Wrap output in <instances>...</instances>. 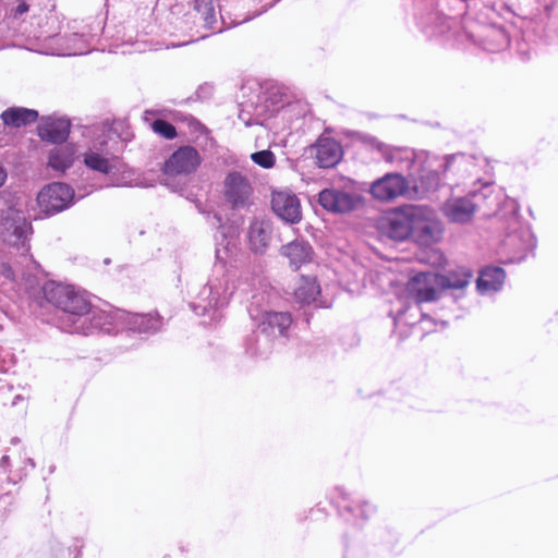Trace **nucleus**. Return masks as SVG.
<instances>
[{
  "label": "nucleus",
  "mask_w": 558,
  "mask_h": 558,
  "mask_svg": "<svg viewBox=\"0 0 558 558\" xmlns=\"http://www.w3.org/2000/svg\"><path fill=\"white\" fill-rule=\"evenodd\" d=\"M43 293L48 303L63 312L64 319L72 327V332L84 330V325L89 319L87 316L90 314V303L83 294L76 292L71 286L54 281L46 282Z\"/></svg>",
  "instance_id": "1"
},
{
  "label": "nucleus",
  "mask_w": 558,
  "mask_h": 558,
  "mask_svg": "<svg viewBox=\"0 0 558 558\" xmlns=\"http://www.w3.org/2000/svg\"><path fill=\"white\" fill-rule=\"evenodd\" d=\"M1 226L3 239L8 244L28 250L32 225L22 211L8 208L2 213Z\"/></svg>",
  "instance_id": "2"
},
{
  "label": "nucleus",
  "mask_w": 558,
  "mask_h": 558,
  "mask_svg": "<svg viewBox=\"0 0 558 558\" xmlns=\"http://www.w3.org/2000/svg\"><path fill=\"white\" fill-rule=\"evenodd\" d=\"M416 215V206L395 210L379 221V231L383 235L402 242L411 238Z\"/></svg>",
  "instance_id": "3"
},
{
  "label": "nucleus",
  "mask_w": 558,
  "mask_h": 558,
  "mask_svg": "<svg viewBox=\"0 0 558 558\" xmlns=\"http://www.w3.org/2000/svg\"><path fill=\"white\" fill-rule=\"evenodd\" d=\"M73 198L74 191L70 185L53 182L41 189L37 196V203L43 213L54 215L69 208Z\"/></svg>",
  "instance_id": "4"
},
{
  "label": "nucleus",
  "mask_w": 558,
  "mask_h": 558,
  "mask_svg": "<svg viewBox=\"0 0 558 558\" xmlns=\"http://www.w3.org/2000/svg\"><path fill=\"white\" fill-rule=\"evenodd\" d=\"M225 198L231 209H247L252 204L253 187L240 172H230L223 182Z\"/></svg>",
  "instance_id": "5"
},
{
  "label": "nucleus",
  "mask_w": 558,
  "mask_h": 558,
  "mask_svg": "<svg viewBox=\"0 0 558 558\" xmlns=\"http://www.w3.org/2000/svg\"><path fill=\"white\" fill-rule=\"evenodd\" d=\"M319 205L335 214H347L357 209L362 204V197L356 193H350L338 189H325L318 194Z\"/></svg>",
  "instance_id": "6"
},
{
  "label": "nucleus",
  "mask_w": 558,
  "mask_h": 558,
  "mask_svg": "<svg viewBox=\"0 0 558 558\" xmlns=\"http://www.w3.org/2000/svg\"><path fill=\"white\" fill-rule=\"evenodd\" d=\"M201 163L196 148L183 146L177 149L165 162L163 173L167 175H186L194 172Z\"/></svg>",
  "instance_id": "7"
},
{
  "label": "nucleus",
  "mask_w": 558,
  "mask_h": 558,
  "mask_svg": "<svg viewBox=\"0 0 558 558\" xmlns=\"http://www.w3.org/2000/svg\"><path fill=\"white\" fill-rule=\"evenodd\" d=\"M409 182L397 172H390L374 181L369 193L378 201H392L409 191Z\"/></svg>",
  "instance_id": "8"
},
{
  "label": "nucleus",
  "mask_w": 558,
  "mask_h": 558,
  "mask_svg": "<svg viewBox=\"0 0 558 558\" xmlns=\"http://www.w3.org/2000/svg\"><path fill=\"white\" fill-rule=\"evenodd\" d=\"M271 208L280 219L289 223H298L302 218L300 201L289 192H274Z\"/></svg>",
  "instance_id": "9"
},
{
  "label": "nucleus",
  "mask_w": 558,
  "mask_h": 558,
  "mask_svg": "<svg viewBox=\"0 0 558 558\" xmlns=\"http://www.w3.org/2000/svg\"><path fill=\"white\" fill-rule=\"evenodd\" d=\"M411 239L421 246H429L441 238L442 229L438 222L424 217L423 209L416 207Z\"/></svg>",
  "instance_id": "10"
},
{
  "label": "nucleus",
  "mask_w": 558,
  "mask_h": 558,
  "mask_svg": "<svg viewBox=\"0 0 558 558\" xmlns=\"http://www.w3.org/2000/svg\"><path fill=\"white\" fill-rule=\"evenodd\" d=\"M436 274L420 272L407 284L408 292L417 303L435 301L438 298Z\"/></svg>",
  "instance_id": "11"
},
{
  "label": "nucleus",
  "mask_w": 558,
  "mask_h": 558,
  "mask_svg": "<svg viewBox=\"0 0 558 558\" xmlns=\"http://www.w3.org/2000/svg\"><path fill=\"white\" fill-rule=\"evenodd\" d=\"M311 150L315 154L316 163L319 168H332L342 158L341 145L330 137H319L311 147Z\"/></svg>",
  "instance_id": "12"
},
{
  "label": "nucleus",
  "mask_w": 558,
  "mask_h": 558,
  "mask_svg": "<svg viewBox=\"0 0 558 558\" xmlns=\"http://www.w3.org/2000/svg\"><path fill=\"white\" fill-rule=\"evenodd\" d=\"M292 324L291 315L287 312H266L258 324L259 331L267 338L286 336Z\"/></svg>",
  "instance_id": "13"
},
{
  "label": "nucleus",
  "mask_w": 558,
  "mask_h": 558,
  "mask_svg": "<svg viewBox=\"0 0 558 558\" xmlns=\"http://www.w3.org/2000/svg\"><path fill=\"white\" fill-rule=\"evenodd\" d=\"M70 126V121L66 119L48 118L38 125V135L43 141L60 144L66 141Z\"/></svg>",
  "instance_id": "14"
},
{
  "label": "nucleus",
  "mask_w": 558,
  "mask_h": 558,
  "mask_svg": "<svg viewBox=\"0 0 558 558\" xmlns=\"http://www.w3.org/2000/svg\"><path fill=\"white\" fill-rule=\"evenodd\" d=\"M272 236L271 223L267 220L255 219L251 222L248 229V241L251 248L258 254H263L268 247Z\"/></svg>",
  "instance_id": "15"
},
{
  "label": "nucleus",
  "mask_w": 558,
  "mask_h": 558,
  "mask_svg": "<svg viewBox=\"0 0 558 558\" xmlns=\"http://www.w3.org/2000/svg\"><path fill=\"white\" fill-rule=\"evenodd\" d=\"M475 209V205L466 197L450 199L442 207L444 214L450 221L460 223L470 221Z\"/></svg>",
  "instance_id": "16"
},
{
  "label": "nucleus",
  "mask_w": 558,
  "mask_h": 558,
  "mask_svg": "<svg viewBox=\"0 0 558 558\" xmlns=\"http://www.w3.org/2000/svg\"><path fill=\"white\" fill-rule=\"evenodd\" d=\"M215 0H192V9L195 16L202 21L201 28L211 34L222 33L223 28L216 29L217 14L215 10Z\"/></svg>",
  "instance_id": "17"
},
{
  "label": "nucleus",
  "mask_w": 558,
  "mask_h": 558,
  "mask_svg": "<svg viewBox=\"0 0 558 558\" xmlns=\"http://www.w3.org/2000/svg\"><path fill=\"white\" fill-rule=\"evenodd\" d=\"M281 253L289 258L291 266L299 269L303 264L310 263L313 257V248L303 240H295L281 247Z\"/></svg>",
  "instance_id": "18"
},
{
  "label": "nucleus",
  "mask_w": 558,
  "mask_h": 558,
  "mask_svg": "<svg viewBox=\"0 0 558 558\" xmlns=\"http://www.w3.org/2000/svg\"><path fill=\"white\" fill-rule=\"evenodd\" d=\"M0 118L4 126L17 129L34 123L38 118V112L34 109L11 107L4 110Z\"/></svg>",
  "instance_id": "19"
},
{
  "label": "nucleus",
  "mask_w": 558,
  "mask_h": 558,
  "mask_svg": "<svg viewBox=\"0 0 558 558\" xmlns=\"http://www.w3.org/2000/svg\"><path fill=\"white\" fill-rule=\"evenodd\" d=\"M505 280V271L500 267H486L476 280L477 290L481 293L497 291L501 288Z\"/></svg>",
  "instance_id": "20"
},
{
  "label": "nucleus",
  "mask_w": 558,
  "mask_h": 558,
  "mask_svg": "<svg viewBox=\"0 0 558 558\" xmlns=\"http://www.w3.org/2000/svg\"><path fill=\"white\" fill-rule=\"evenodd\" d=\"M472 278V272L469 269L460 268L458 270L449 271L446 275L436 274V284L440 289H454L462 290Z\"/></svg>",
  "instance_id": "21"
},
{
  "label": "nucleus",
  "mask_w": 558,
  "mask_h": 558,
  "mask_svg": "<svg viewBox=\"0 0 558 558\" xmlns=\"http://www.w3.org/2000/svg\"><path fill=\"white\" fill-rule=\"evenodd\" d=\"M130 328L138 332H155L161 326V317L158 314H130L128 318Z\"/></svg>",
  "instance_id": "22"
},
{
  "label": "nucleus",
  "mask_w": 558,
  "mask_h": 558,
  "mask_svg": "<svg viewBox=\"0 0 558 558\" xmlns=\"http://www.w3.org/2000/svg\"><path fill=\"white\" fill-rule=\"evenodd\" d=\"M117 157L107 158L97 151H88L84 156V162L89 169L105 174H109L117 170Z\"/></svg>",
  "instance_id": "23"
},
{
  "label": "nucleus",
  "mask_w": 558,
  "mask_h": 558,
  "mask_svg": "<svg viewBox=\"0 0 558 558\" xmlns=\"http://www.w3.org/2000/svg\"><path fill=\"white\" fill-rule=\"evenodd\" d=\"M320 293V288L315 279L302 278L294 290L295 299L302 304H310Z\"/></svg>",
  "instance_id": "24"
},
{
  "label": "nucleus",
  "mask_w": 558,
  "mask_h": 558,
  "mask_svg": "<svg viewBox=\"0 0 558 558\" xmlns=\"http://www.w3.org/2000/svg\"><path fill=\"white\" fill-rule=\"evenodd\" d=\"M484 48L490 52L505 49L509 45V38L505 29L490 27L484 39Z\"/></svg>",
  "instance_id": "25"
},
{
  "label": "nucleus",
  "mask_w": 558,
  "mask_h": 558,
  "mask_svg": "<svg viewBox=\"0 0 558 558\" xmlns=\"http://www.w3.org/2000/svg\"><path fill=\"white\" fill-rule=\"evenodd\" d=\"M73 162V150L68 147H56L50 150L49 166L56 170L70 168Z\"/></svg>",
  "instance_id": "26"
},
{
  "label": "nucleus",
  "mask_w": 558,
  "mask_h": 558,
  "mask_svg": "<svg viewBox=\"0 0 558 558\" xmlns=\"http://www.w3.org/2000/svg\"><path fill=\"white\" fill-rule=\"evenodd\" d=\"M465 160V156L463 154H454L448 155L445 158V162L440 166L441 172L446 175L449 172H453V174H461L462 172V163Z\"/></svg>",
  "instance_id": "27"
},
{
  "label": "nucleus",
  "mask_w": 558,
  "mask_h": 558,
  "mask_svg": "<svg viewBox=\"0 0 558 558\" xmlns=\"http://www.w3.org/2000/svg\"><path fill=\"white\" fill-rule=\"evenodd\" d=\"M440 181L438 170L423 169L420 174V184L427 192L437 190Z\"/></svg>",
  "instance_id": "28"
},
{
  "label": "nucleus",
  "mask_w": 558,
  "mask_h": 558,
  "mask_svg": "<svg viewBox=\"0 0 558 558\" xmlns=\"http://www.w3.org/2000/svg\"><path fill=\"white\" fill-rule=\"evenodd\" d=\"M151 128L155 133L163 136L167 140H172L177 136L175 128L168 121L157 119L153 122Z\"/></svg>",
  "instance_id": "29"
},
{
  "label": "nucleus",
  "mask_w": 558,
  "mask_h": 558,
  "mask_svg": "<svg viewBox=\"0 0 558 558\" xmlns=\"http://www.w3.org/2000/svg\"><path fill=\"white\" fill-rule=\"evenodd\" d=\"M251 158L255 163L265 169L272 168L276 160L274 153L270 150H259L253 153Z\"/></svg>",
  "instance_id": "30"
},
{
  "label": "nucleus",
  "mask_w": 558,
  "mask_h": 558,
  "mask_svg": "<svg viewBox=\"0 0 558 558\" xmlns=\"http://www.w3.org/2000/svg\"><path fill=\"white\" fill-rule=\"evenodd\" d=\"M363 142L368 144L372 148H374L378 151L381 149H385V145H386L383 142L378 141L377 138H375L373 136H368V135L363 136Z\"/></svg>",
  "instance_id": "31"
},
{
  "label": "nucleus",
  "mask_w": 558,
  "mask_h": 558,
  "mask_svg": "<svg viewBox=\"0 0 558 558\" xmlns=\"http://www.w3.org/2000/svg\"><path fill=\"white\" fill-rule=\"evenodd\" d=\"M537 245V239L534 233H530L527 242H525V253L529 251L534 255V250Z\"/></svg>",
  "instance_id": "32"
},
{
  "label": "nucleus",
  "mask_w": 558,
  "mask_h": 558,
  "mask_svg": "<svg viewBox=\"0 0 558 558\" xmlns=\"http://www.w3.org/2000/svg\"><path fill=\"white\" fill-rule=\"evenodd\" d=\"M28 11V4L25 3V2H22L20 3L15 9H14V17H19L21 16L22 14L26 13Z\"/></svg>",
  "instance_id": "33"
},
{
  "label": "nucleus",
  "mask_w": 558,
  "mask_h": 558,
  "mask_svg": "<svg viewBox=\"0 0 558 558\" xmlns=\"http://www.w3.org/2000/svg\"><path fill=\"white\" fill-rule=\"evenodd\" d=\"M379 153L383 155V158L386 161L391 162L393 160L392 150L390 149V147L388 145H385V149L379 150Z\"/></svg>",
  "instance_id": "34"
},
{
  "label": "nucleus",
  "mask_w": 558,
  "mask_h": 558,
  "mask_svg": "<svg viewBox=\"0 0 558 558\" xmlns=\"http://www.w3.org/2000/svg\"><path fill=\"white\" fill-rule=\"evenodd\" d=\"M551 26H553V24H547V28H546L545 34H544V36L546 37L547 41L550 43V44L555 41L553 36L550 35Z\"/></svg>",
  "instance_id": "35"
},
{
  "label": "nucleus",
  "mask_w": 558,
  "mask_h": 558,
  "mask_svg": "<svg viewBox=\"0 0 558 558\" xmlns=\"http://www.w3.org/2000/svg\"><path fill=\"white\" fill-rule=\"evenodd\" d=\"M7 178V172L4 171L3 167L0 165V186L4 183Z\"/></svg>",
  "instance_id": "36"
},
{
  "label": "nucleus",
  "mask_w": 558,
  "mask_h": 558,
  "mask_svg": "<svg viewBox=\"0 0 558 558\" xmlns=\"http://www.w3.org/2000/svg\"><path fill=\"white\" fill-rule=\"evenodd\" d=\"M192 306H193L194 311H197L198 308H202L201 313L197 312L198 315H204L205 312L207 311V306H201V305H194V304Z\"/></svg>",
  "instance_id": "37"
},
{
  "label": "nucleus",
  "mask_w": 558,
  "mask_h": 558,
  "mask_svg": "<svg viewBox=\"0 0 558 558\" xmlns=\"http://www.w3.org/2000/svg\"><path fill=\"white\" fill-rule=\"evenodd\" d=\"M9 461H10L9 457L8 456H3L1 458L0 465L1 466H7L9 464Z\"/></svg>",
  "instance_id": "38"
},
{
  "label": "nucleus",
  "mask_w": 558,
  "mask_h": 558,
  "mask_svg": "<svg viewBox=\"0 0 558 558\" xmlns=\"http://www.w3.org/2000/svg\"><path fill=\"white\" fill-rule=\"evenodd\" d=\"M252 354H258L260 350L258 348H248Z\"/></svg>",
  "instance_id": "39"
},
{
  "label": "nucleus",
  "mask_w": 558,
  "mask_h": 558,
  "mask_svg": "<svg viewBox=\"0 0 558 558\" xmlns=\"http://www.w3.org/2000/svg\"><path fill=\"white\" fill-rule=\"evenodd\" d=\"M207 37H208V34H203V35H201V36L198 37V39H205V38H207Z\"/></svg>",
  "instance_id": "40"
},
{
  "label": "nucleus",
  "mask_w": 558,
  "mask_h": 558,
  "mask_svg": "<svg viewBox=\"0 0 558 558\" xmlns=\"http://www.w3.org/2000/svg\"><path fill=\"white\" fill-rule=\"evenodd\" d=\"M19 441H20V440H19V438H16V437H15V438H12V440H11V442H12V444H17Z\"/></svg>",
  "instance_id": "41"
}]
</instances>
